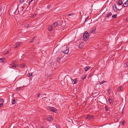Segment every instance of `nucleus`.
Here are the masks:
<instances>
[{"mask_svg":"<svg viewBox=\"0 0 128 128\" xmlns=\"http://www.w3.org/2000/svg\"><path fill=\"white\" fill-rule=\"evenodd\" d=\"M125 66H126V67L128 66V62L126 63L125 64Z\"/></svg>","mask_w":128,"mask_h":128,"instance_id":"30","label":"nucleus"},{"mask_svg":"<svg viewBox=\"0 0 128 128\" xmlns=\"http://www.w3.org/2000/svg\"><path fill=\"white\" fill-rule=\"evenodd\" d=\"M113 9L114 10V12H118V8H117L116 4H115L113 7Z\"/></svg>","mask_w":128,"mask_h":128,"instance_id":"4","label":"nucleus"},{"mask_svg":"<svg viewBox=\"0 0 128 128\" xmlns=\"http://www.w3.org/2000/svg\"><path fill=\"white\" fill-rule=\"evenodd\" d=\"M42 128H44V127L43 126H42L41 127Z\"/></svg>","mask_w":128,"mask_h":128,"instance_id":"45","label":"nucleus"},{"mask_svg":"<svg viewBox=\"0 0 128 128\" xmlns=\"http://www.w3.org/2000/svg\"><path fill=\"white\" fill-rule=\"evenodd\" d=\"M74 14L73 13H71V14H68L67 15L68 16H71V15H73Z\"/></svg>","mask_w":128,"mask_h":128,"instance_id":"32","label":"nucleus"},{"mask_svg":"<svg viewBox=\"0 0 128 128\" xmlns=\"http://www.w3.org/2000/svg\"><path fill=\"white\" fill-rule=\"evenodd\" d=\"M86 118L89 120H92L93 119V117L92 116L88 115L86 117Z\"/></svg>","mask_w":128,"mask_h":128,"instance_id":"2","label":"nucleus"},{"mask_svg":"<svg viewBox=\"0 0 128 128\" xmlns=\"http://www.w3.org/2000/svg\"><path fill=\"white\" fill-rule=\"evenodd\" d=\"M8 51H6L5 52V53L6 54H8Z\"/></svg>","mask_w":128,"mask_h":128,"instance_id":"42","label":"nucleus"},{"mask_svg":"<svg viewBox=\"0 0 128 128\" xmlns=\"http://www.w3.org/2000/svg\"><path fill=\"white\" fill-rule=\"evenodd\" d=\"M24 0H20V2L21 3H23Z\"/></svg>","mask_w":128,"mask_h":128,"instance_id":"34","label":"nucleus"},{"mask_svg":"<svg viewBox=\"0 0 128 128\" xmlns=\"http://www.w3.org/2000/svg\"><path fill=\"white\" fill-rule=\"evenodd\" d=\"M92 73H90V74H89V77H90L92 76Z\"/></svg>","mask_w":128,"mask_h":128,"instance_id":"35","label":"nucleus"},{"mask_svg":"<svg viewBox=\"0 0 128 128\" xmlns=\"http://www.w3.org/2000/svg\"><path fill=\"white\" fill-rule=\"evenodd\" d=\"M127 19L128 20V17L127 18Z\"/></svg>","mask_w":128,"mask_h":128,"instance_id":"47","label":"nucleus"},{"mask_svg":"<svg viewBox=\"0 0 128 128\" xmlns=\"http://www.w3.org/2000/svg\"><path fill=\"white\" fill-rule=\"evenodd\" d=\"M122 0H120L118 1V4L119 5H121L122 4Z\"/></svg>","mask_w":128,"mask_h":128,"instance_id":"15","label":"nucleus"},{"mask_svg":"<svg viewBox=\"0 0 128 128\" xmlns=\"http://www.w3.org/2000/svg\"><path fill=\"white\" fill-rule=\"evenodd\" d=\"M109 102L111 104V103H112V100L111 99V98H109L108 99Z\"/></svg>","mask_w":128,"mask_h":128,"instance_id":"17","label":"nucleus"},{"mask_svg":"<svg viewBox=\"0 0 128 128\" xmlns=\"http://www.w3.org/2000/svg\"><path fill=\"white\" fill-rule=\"evenodd\" d=\"M86 75H85V76H84V78L82 77V79H84V78H86Z\"/></svg>","mask_w":128,"mask_h":128,"instance_id":"37","label":"nucleus"},{"mask_svg":"<svg viewBox=\"0 0 128 128\" xmlns=\"http://www.w3.org/2000/svg\"><path fill=\"white\" fill-rule=\"evenodd\" d=\"M112 18H116L117 17V15L116 14H114L112 16Z\"/></svg>","mask_w":128,"mask_h":128,"instance_id":"25","label":"nucleus"},{"mask_svg":"<svg viewBox=\"0 0 128 128\" xmlns=\"http://www.w3.org/2000/svg\"><path fill=\"white\" fill-rule=\"evenodd\" d=\"M5 58H0V60L2 61L1 62H2L4 60Z\"/></svg>","mask_w":128,"mask_h":128,"instance_id":"27","label":"nucleus"},{"mask_svg":"<svg viewBox=\"0 0 128 128\" xmlns=\"http://www.w3.org/2000/svg\"><path fill=\"white\" fill-rule=\"evenodd\" d=\"M19 43H17L15 44L14 45V47L16 48H18L19 46Z\"/></svg>","mask_w":128,"mask_h":128,"instance_id":"9","label":"nucleus"},{"mask_svg":"<svg viewBox=\"0 0 128 128\" xmlns=\"http://www.w3.org/2000/svg\"><path fill=\"white\" fill-rule=\"evenodd\" d=\"M19 65H17L16 64H14L12 65V66L14 68H17L19 67Z\"/></svg>","mask_w":128,"mask_h":128,"instance_id":"11","label":"nucleus"},{"mask_svg":"<svg viewBox=\"0 0 128 128\" xmlns=\"http://www.w3.org/2000/svg\"><path fill=\"white\" fill-rule=\"evenodd\" d=\"M40 93H38V94H37L38 97H39L40 96Z\"/></svg>","mask_w":128,"mask_h":128,"instance_id":"39","label":"nucleus"},{"mask_svg":"<svg viewBox=\"0 0 128 128\" xmlns=\"http://www.w3.org/2000/svg\"><path fill=\"white\" fill-rule=\"evenodd\" d=\"M36 16V14H34L33 15V17H34V16Z\"/></svg>","mask_w":128,"mask_h":128,"instance_id":"44","label":"nucleus"},{"mask_svg":"<svg viewBox=\"0 0 128 128\" xmlns=\"http://www.w3.org/2000/svg\"><path fill=\"white\" fill-rule=\"evenodd\" d=\"M105 82V81H103L102 82H99V83L100 85H101V84H102L103 83H104Z\"/></svg>","mask_w":128,"mask_h":128,"instance_id":"20","label":"nucleus"},{"mask_svg":"<svg viewBox=\"0 0 128 128\" xmlns=\"http://www.w3.org/2000/svg\"><path fill=\"white\" fill-rule=\"evenodd\" d=\"M52 118L51 116H48L47 119L48 121H50L51 120H52Z\"/></svg>","mask_w":128,"mask_h":128,"instance_id":"10","label":"nucleus"},{"mask_svg":"<svg viewBox=\"0 0 128 128\" xmlns=\"http://www.w3.org/2000/svg\"><path fill=\"white\" fill-rule=\"evenodd\" d=\"M76 79H74V84H76L77 82L76 81Z\"/></svg>","mask_w":128,"mask_h":128,"instance_id":"29","label":"nucleus"},{"mask_svg":"<svg viewBox=\"0 0 128 128\" xmlns=\"http://www.w3.org/2000/svg\"><path fill=\"white\" fill-rule=\"evenodd\" d=\"M0 102H4V100L3 98H1L0 100Z\"/></svg>","mask_w":128,"mask_h":128,"instance_id":"28","label":"nucleus"},{"mask_svg":"<svg viewBox=\"0 0 128 128\" xmlns=\"http://www.w3.org/2000/svg\"><path fill=\"white\" fill-rule=\"evenodd\" d=\"M83 40L85 41H86L89 38V34L86 31L84 34Z\"/></svg>","mask_w":128,"mask_h":128,"instance_id":"1","label":"nucleus"},{"mask_svg":"<svg viewBox=\"0 0 128 128\" xmlns=\"http://www.w3.org/2000/svg\"><path fill=\"white\" fill-rule=\"evenodd\" d=\"M57 128H60V126H58Z\"/></svg>","mask_w":128,"mask_h":128,"instance_id":"43","label":"nucleus"},{"mask_svg":"<svg viewBox=\"0 0 128 128\" xmlns=\"http://www.w3.org/2000/svg\"><path fill=\"white\" fill-rule=\"evenodd\" d=\"M125 123V122L124 120H123L122 122V125H124Z\"/></svg>","mask_w":128,"mask_h":128,"instance_id":"31","label":"nucleus"},{"mask_svg":"<svg viewBox=\"0 0 128 128\" xmlns=\"http://www.w3.org/2000/svg\"><path fill=\"white\" fill-rule=\"evenodd\" d=\"M30 2H30L29 3V4H28L29 5V4H30Z\"/></svg>","mask_w":128,"mask_h":128,"instance_id":"46","label":"nucleus"},{"mask_svg":"<svg viewBox=\"0 0 128 128\" xmlns=\"http://www.w3.org/2000/svg\"><path fill=\"white\" fill-rule=\"evenodd\" d=\"M53 26H48V30L51 31L52 30Z\"/></svg>","mask_w":128,"mask_h":128,"instance_id":"12","label":"nucleus"},{"mask_svg":"<svg viewBox=\"0 0 128 128\" xmlns=\"http://www.w3.org/2000/svg\"><path fill=\"white\" fill-rule=\"evenodd\" d=\"M26 65L25 64H21L20 65V66L24 68L25 67V66H26Z\"/></svg>","mask_w":128,"mask_h":128,"instance_id":"19","label":"nucleus"},{"mask_svg":"<svg viewBox=\"0 0 128 128\" xmlns=\"http://www.w3.org/2000/svg\"><path fill=\"white\" fill-rule=\"evenodd\" d=\"M3 104L2 103H1L0 104V107H1Z\"/></svg>","mask_w":128,"mask_h":128,"instance_id":"38","label":"nucleus"},{"mask_svg":"<svg viewBox=\"0 0 128 128\" xmlns=\"http://www.w3.org/2000/svg\"><path fill=\"white\" fill-rule=\"evenodd\" d=\"M32 73H28L26 75V76L28 77H30L32 76Z\"/></svg>","mask_w":128,"mask_h":128,"instance_id":"16","label":"nucleus"},{"mask_svg":"<svg viewBox=\"0 0 128 128\" xmlns=\"http://www.w3.org/2000/svg\"><path fill=\"white\" fill-rule=\"evenodd\" d=\"M90 66L86 67L84 68V69L85 71H87L88 69H90Z\"/></svg>","mask_w":128,"mask_h":128,"instance_id":"13","label":"nucleus"},{"mask_svg":"<svg viewBox=\"0 0 128 128\" xmlns=\"http://www.w3.org/2000/svg\"><path fill=\"white\" fill-rule=\"evenodd\" d=\"M69 51V49H66V50L63 51L62 52L65 54H67L68 53Z\"/></svg>","mask_w":128,"mask_h":128,"instance_id":"8","label":"nucleus"},{"mask_svg":"<svg viewBox=\"0 0 128 128\" xmlns=\"http://www.w3.org/2000/svg\"><path fill=\"white\" fill-rule=\"evenodd\" d=\"M34 37H35V36L33 38H32V39L30 41V43H32L34 42Z\"/></svg>","mask_w":128,"mask_h":128,"instance_id":"22","label":"nucleus"},{"mask_svg":"<svg viewBox=\"0 0 128 128\" xmlns=\"http://www.w3.org/2000/svg\"><path fill=\"white\" fill-rule=\"evenodd\" d=\"M22 87H20L18 88H16V90H17L19 91L22 88Z\"/></svg>","mask_w":128,"mask_h":128,"instance_id":"21","label":"nucleus"},{"mask_svg":"<svg viewBox=\"0 0 128 128\" xmlns=\"http://www.w3.org/2000/svg\"><path fill=\"white\" fill-rule=\"evenodd\" d=\"M123 6L124 7H127L128 6V0L126 1L123 4Z\"/></svg>","mask_w":128,"mask_h":128,"instance_id":"6","label":"nucleus"},{"mask_svg":"<svg viewBox=\"0 0 128 128\" xmlns=\"http://www.w3.org/2000/svg\"><path fill=\"white\" fill-rule=\"evenodd\" d=\"M112 13L111 12H110L107 13L105 16V18H109L112 15Z\"/></svg>","mask_w":128,"mask_h":128,"instance_id":"5","label":"nucleus"},{"mask_svg":"<svg viewBox=\"0 0 128 128\" xmlns=\"http://www.w3.org/2000/svg\"><path fill=\"white\" fill-rule=\"evenodd\" d=\"M16 103L15 99L14 98L12 101V104H14Z\"/></svg>","mask_w":128,"mask_h":128,"instance_id":"18","label":"nucleus"},{"mask_svg":"<svg viewBox=\"0 0 128 128\" xmlns=\"http://www.w3.org/2000/svg\"><path fill=\"white\" fill-rule=\"evenodd\" d=\"M88 20V18H86L85 20V21L84 22H86Z\"/></svg>","mask_w":128,"mask_h":128,"instance_id":"40","label":"nucleus"},{"mask_svg":"<svg viewBox=\"0 0 128 128\" xmlns=\"http://www.w3.org/2000/svg\"><path fill=\"white\" fill-rule=\"evenodd\" d=\"M57 24H58L57 22H54V26H57Z\"/></svg>","mask_w":128,"mask_h":128,"instance_id":"26","label":"nucleus"},{"mask_svg":"<svg viewBox=\"0 0 128 128\" xmlns=\"http://www.w3.org/2000/svg\"><path fill=\"white\" fill-rule=\"evenodd\" d=\"M105 109L106 111H107L108 110V108L107 106H105Z\"/></svg>","mask_w":128,"mask_h":128,"instance_id":"36","label":"nucleus"},{"mask_svg":"<svg viewBox=\"0 0 128 128\" xmlns=\"http://www.w3.org/2000/svg\"><path fill=\"white\" fill-rule=\"evenodd\" d=\"M83 44L82 43H80V44H79V48H81L82 47V45Z\"/></svg>","mask_w":128,"mask_h":128,"instance_id":"24","label":"nucleus"},{"mask_svg":"<svg viewBox=\"0 0 128 128\" xmlns=\"http://www.w3.org/2000/svg\"><path fill=\"white\" fill-rule=\"evenodd\" d=\"M96 27H94L92 28V30H91L90 33V34H91V33H92L93 32H94L96 31Z\"/></svg>","mask_w":128,"mask_h":128,"instance_id":"7","label":"nucleus"},{"mask_svg":"<svg viewBox=\"0 0 128 128\" xmlns=\"http://www.w3.org/2000/svg\"><path fill=\"white\" fill-rule=\"evenodd\" d=\"M60 58H59V57L58 58L57 60V62H60Z\"/></svg>","mask_w":128,"mask_h":128,"instance_id":"23","label":"nucleus"},{"mask_svg":"<svg viewBox=\"0 0 128 128\" xmlns=\"http://www.w3.org/2000/svg\"><path fill=\"white\" fill-rule=\"evenodd\" d=\"M29 26V25L28 24H26L25 25V26L27 28Z\"/></svg>","mask_w":128,"mask_h":128,"instance_id":"33","label":"nucleus"},{"mask_svg":"<svg viewBox=\"0 0 128 128\" xmlns=\"http://www.w3.org/2000/svg\"><path fill=\"white\" fill-rule=\"evenodd\" d=\"M50 110L54 112H56L57 111L56 109L54 108L53 107H50Z\"/></svg>","mask_w":128,"mask_h":128,"instance_id":"3","label":"nucleus"},{"mask_svg":"<svg viewBox=\"0 0 128 128\" xmlns=\"http://www.w3.org/2000/svg\"><path fill=\"white\" fill-rule=\"evenodd\" d=\"M108 92L109 93H110V89H109L108 90Z\"/></svg>","mask_w":128,"mask_h":128,"instance_id":"41","label":"nucleus"},{"mask_svg":"<svg viewBox=\"0 0 128 128\" xmlns=\"http://www.w3.org/2000/svg\"><path fill=\"white\" fill-rule=\"evenodd\" d=\"M122 87L121 86L120 87H118L117 89L118 91L120 92V91L122 90Z\"/></svg>","mask_w":128,"mask_h":128,"instance_id":"14","label":"nucleus"}]
</instances>
